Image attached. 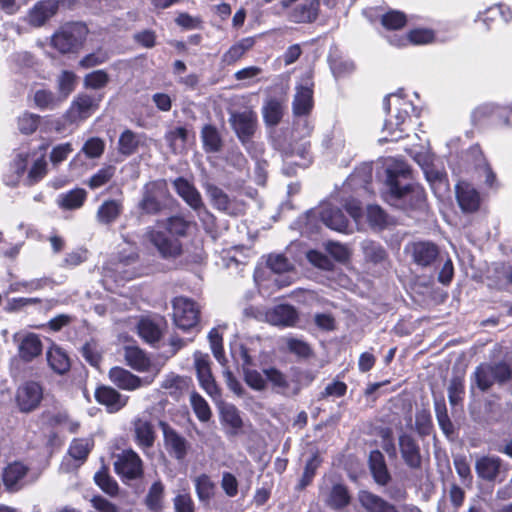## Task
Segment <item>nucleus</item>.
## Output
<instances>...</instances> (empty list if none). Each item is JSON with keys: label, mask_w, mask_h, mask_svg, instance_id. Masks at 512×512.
<instances>
[{"label": "nucleus", "mask_w": 512, "mask_h": 512, "mask_svg": "<svg viewBox=\"0 0 512 512\" xmlns=\"http://www.w3.org/2000/svg\"><path fill=\"white\" fill-rule=\"evenodd\" d=\"M410 168L402 161H395L386 170L384 200L402 210L421 209L425 204L424 189L413 183Z\"/></svg>", "instance_id": "nucleus-1"}, {"label": "nucleus", "mask_w": 512, "mask_h": 512, "mask_svg": "<svg viewBox=\"0 0 512 512\" xmlns=\"http://www.w3.org/2000/svg\"><path fill=\"white\" fill-rule=\"evenodd\" d=\"M138 260L137 247L134 243L123 240L119 245L117 255L103 268L104 277L115 282L130 280L136 276V272L130 269Z\"/></svg>", "instance_id": "nucleus-2"}, {"label": "nucleus", "mask_w": 512, "mask_h": 512, "mask_svg": "<svg viewBox=\"0 0 512 512\" xmlns=\"http://www.w3.org/2000/svg\"><path fill=\"white\" fill-rule=\"evenodd\" d=\"M391 100H393L396 106L397 113L393 116L394 120L391 117L385 121L383 132H387L388 136L381 139L384 141H397L403 137L405 123L409 118L410 111L414 109L413 104L405 101L400 93H394L384 99L383 105L385 110L390 109Z\"/></svg>", "instance_id": "nucleus-3"}, {"label": "nucleus", "mask_w": 512, "mask_h": 512, "mask_svg": "<svg viewBox=\"0 0 512 512\" xmlns=\"http://www.w3.org/2000/svg\"><path fill=\"white\" fill-rule=\"evenodd\" d=\"M169 198L170 193L165 180L151 181L142 189L138 208L142 214L156 215L166 208Z\"/></svg>", "instance_id": "nucleus-4"}, {"label": "nucleus", "mask_w": 512, "mask_h": 512, "mask_svg": "<svg viewBox=\"0 0 512 512\" xmlns=\"http://www.w3.org/2000/svg\"><path fill=\"white\" fill-rule=\"evenodd\" d=\"M512 377V369L505 362L483 363L474 372V382L481 391H487L495 383L502 384Z\"/></svg>", "instance_id": "nucleus-5"}, {"label": "nucleus", "mask_w": 512, "mask_h": 512, "mask_svg": "<svg viewBox=\"0 0 512 512\" xmlns=\"http://www.w3.org/2000/svg\"><path fill=\"white\" fill-rule=\"evenodd\" d=\"M86 34L87 28L84 24H67L52 36V46L61 53L73 52L82 45Z\"/></svg>", "instance_id": "nucleus-6"}, {"label": "nucleus", "mask_w": 512, "mask_h": 512, "mask_svg": "<svg viewBox=\"0 0 512 512\" xmlns=\"http://www.w3.org/2000/svg\"><path fill=\"white\" fill-rule=\"evenodd\" d=\"M173 320L177 328L183 331L194 330L199 321V307L186 297H176L173 302Z\"/></svg>", "instance_id": "nucleus-7"}, {"label": "nucleus", "mask_w": 512, "mask_h": 512, "mask_svg": "<svg viewBox=\"0 0 512 512\" xmlns=\"http://www.w3.org/2000/svg\"><path fill=\"white\" fill-rule=\"evenodd\" d=\"M114 468L119 476L127 480L137 479L143 474L142 460L132 449L124 450L116 455Z\"/></svg>", "instance_id": "nucleus-8"}, {"label": "nucleus", "mask_w": 512, "mask_h": 512, "mask_svg": "<svg viewBox=\"0 0 512 512\" xmlns=\"http://www.w3.org/2000/svg\"><path fill=\"white\" fill-rule=\"evenodd\" d=\"M100 99L82 93L72 101L65 113V119L69 123H78L89 118L99 107Z\"/></svg>", "instance_id": "nucleus-9"}, {"label": "nucleus", "mask_w": 512, "mask_h": 512, "mask_svg": "<svg viewBox=\"0 0 512 512\" xmlns=\"http://www.w3.org/2000/svg\"><path fill=\"white\" fill-rule=\"evenodd\" d=\"M173 186L176 193L183 199V201L201 217L205 214L207 217H212L208 212L200 192L196 187L183 177H179L173 181Z\"/></svg>", "instance_id": "nucleus-10"}, {"label": "nucleus", "mask_w": 512, "mask_h": 512, "mask_svg": "<svg viewBox=\"0 0 512 512\" xmlns=\"http://www.w3.org/2000/svg\"><path fill=\"white\" fill-rule=\"evenodd\" d=\"M110 381L119 389L125 391H135L142 387L150 385L154 377H139L122 367H112L108 373Z\"/></svg>", "instance_id": "nucleus-11"}, {"label": "nucleus", "mask_w": 512, "mask_h": 512, "mask_svg": "<svg viewBox=\"0 0 512 512\" xmlns=\"http://www.w3.org/2000/svg\"><path fill=\"white\" fill-rule=\"evenodd\" d=\"M202 187L215 209L229 215H237L242 211L241 205L236 200L231 199L220 187L208 180L202 182Z\"/></svg>", "instance_id": "nucleus-12"}, {"label": "nucleus", "mask_w": 512, "mask_h": 512, "mask_svg": "<svg viewBox=\"0 0 512 512\" xmlns=\"http://www.w3.org/2000/svg\"><path fill=\"white\" fill-rule=\"evenodd\" d=\"M313 216L318 217L325 226L338 231L347 232L348 219L341 209L331 202H324L312 211Z\"/></svg>", "instance_id": "nucleus-13"}, {"label": "nucleus", "mask_w": 512, "mask_h": 512, "mask_svg": "<svg viewBox=\"0 0 512 512\" xmlns=\"http://www.w3.org/2000/svg\"><path fill=\"white\" fill-rule=\"evenodd\" d=\"M292 108L295 116H307L313 109V82L309 75L304 77L295 88Z\"/></svg>", "instance_id": "nucleus-14"}, {"label": "nucleus", "mask_w": 512, "mask_h": 512, "mask_svg": "<svg viewBox=\"0 0 512 512\" xmlns=\"http://www.w3.org/2000/svg\"><path fill=\"white\" fill-rule=\"evenodd\" d=\"M211 362L208 354L196 351L194 353V367L200 386L212 397L219 395V389L216 385L211 372Z\"/></svg>", "instance_id": "nucleus-15"}, {"label": "nucleus", "mask_w": 512, "mask_h": 512, "mask_svg": "<svg viewBox=\"0 0 512 512\" xmlns=\"http://www.w3.org/2000/svg\"><path fill=\"white\" fill-rule=\"evenodd\" d=\"M42 398V387L34 381H29L21 385L16 394V402L20 411L26 413L36 409Z\"/></svg>", "instance_id": "nucleus-16"}, {"label": "nucleus", "mask_w": 512, "mask_h": 512, "mask_svg": "<svg viewBox=\"0 0 512 512\" xmlns=\"http://www.w3.org/2000/svg\"><path fill=\"white\" fill-rule=\"evenodd\" d=\"M167 452L177 460H183L190 448L188 441L167 423L160 422Z\"/></svg>", "instance_id": "nucleus-17"}, {"label": "nucleus", "mask_w": 512, "mask_h": 512, "mask_svg": "<svg viewBox=\"0 0 512 512\" xmlns=\"http://www.w3.org/2000/svg\"><path fill=\"white\" fill-rule=\"evenodd\" d=\"M147 238L163 257H175L181 251L180 242L162 231L151 229L147 232Z\"/></svg>", "instance_id": "nucleus-18"}, {"label": "nucleus", "mask_w": 512, "mask_h": 512, "mask_svg": "<svg viewBox=\"0 0 512 512\" xmlns=\"http://www.w3.org/2000/svg\"><path fill=\"white\" fill-rule=\"evenodd\" d=\"M220 421L224 426L225 433L229 437H235L242 433L244 426L240 411L235 405L224 403L220 406Z\"/></svg>", "instance_id": "nucleus-19"}, {"label": "nucleus", "mask_w": 512, "mask_h": 512, "mask_svg": "<svg viewBox=\"0 0 512 512\" xmlns=\"http://www.w3.org/2000/svg\"><path fill=\"white\" fill-rule=\"evenodd\" d=\"M398 444L405 464L412 469L420 468L422 458L420 447L415 438L408 433H401Z\"/></svg>", "instance_id": "nucleus-20"}, {"label": "nucleus", "mask_w": 512, "mask_h": 512, "mask_svg": "<svg viewBox=\"0 0 512 512\" xmlns=\"http://www.w3.org/2000/svg\"><path fill=\"white\" fill-rule=\"evenodd\" d=\"M28 467L21 462L9 464L3 471L2 480L9 491H18L27 483Z\"/></svg>", "instance_id": "nucleus-21"}, {"label": "nucleus", "mask_w": 512, "mask_h": 512, "mask_svg": "<svg viewBox=\"0 0 512 512\" xmlns=\"http://www.w3.org/2000/svg\"><path fill=\"white\" fill-rule=\"evenodd\" d=\"M456 198L464 212L472 213L479 209L481 202L480 194L468 182L462 181L456 185Z\"/></svg>", "instance_id": "nucleus-22"}, {"label": "nucleus", "mask_w": 512, "mask_h": 512, "mask_svg": "<svg viewBox=\"0 0 512 512\" xmlns=\"http://www.w3.org/2000/svg\"><path fill=\"white\" fill-rule=\"evenodd\" d=\"M95 398L98 403L106 406L110 413L121 410L128 402V396L122 395L110 386L98 387L95 391Z\"/></svg>", "instance_id": "nucleus-23"}, {"label": "nucleus", "mask_w": 512, "mask_h": 512, "mask_svg": "<svg viewBox=\"0 0 512 512\" xmlns=\"http://www.w3.org/2000/svg\"><path fill=\"white\" fill-rule=\"evenodd\" d=\"M406 249L411 253L413 261L421 267L431 265L439 254L438 247L426 241L411 243Z\"/></svg>", "instance_id": "nucleus-24"}, {"label": "nucleus", "mask_w": 512, "mask_h": 512, "mask_svg": "<svg viewBox=\"0 0 512 512\" xmlns=\"http://www.w3.org/2000/svg\"><path fill=\"white\" fill-rule=\"evenodd\" d=\"M231 123L239 139L246 143L255 131L256 114L252 111L232 114Z\"/></svg>", "instance_id": "nucleus-25"}, {"label": "nucleus", "mask_w": 512, "mask_h": 512, "mask_svg": "<svg viewBox=\"0 0 512 512\" xmlns=\"http://www.w3.org/2000/svg\"><path fill=\"white\" fill-rule=\"evenodd\" d=\"M319 5V0H306L288 12V20L293 23H311L318 16Z\"/></svg>", "instance_id": "nucleus-26"}, {"label": "nucleus", "mask_w": 512, "mask_h": 512, "mask_svg": "<svg viewBox=\"0 0 512 512\" xmlns=\"http://www.w3.org/2000/svg\"><path fill=\"white\" fill-rule=\"evenodd\" d=\"M58 10V0H42L39 1L30 10L28 22L32 26L40 27L49 18H51Z\"/></svg>", "instance_id": "nucleus-27"}, {"label": "nucleus", "mask_w": 512, "mask_h": 512, "mask_svg": "<svg viewBox=\"0 0 512 512\" xmlns=\"http://www.w3.org/2000/svg\"><path fill=\"white\" fill-rule=\"evenodd\" d=\"M297 318L296 310L290 305H278L265 314L266 321L275 326H293Z\"/></svg>", "instance_id": "nucleus-28"}, {"label": "nucleus", "mask_w": 512, "mask_h": 512, "mask_svg": "<svg viewBox=\"0 0 512 512\" xmlns=\"http://www.w3.org/2000/svg\"><path fill=\"white\" fill-rule=\"evenodd\" d=\"M434 38V34L428 29H415L410 31L406 36L393 34L388 37L389 42L396 47L406 46L408 43L422 45L430 43Z\"/></svg>", "instance_id": "nucleus-29"}, {"label": "nucleus", "mask_w": 512, "mask_h": 512, "mask_svg": "<svg viewBox=\"0 0 512 512\" xmlns=\"http://www.w3.org/2000/svg\"><path fill=\"white\" fill-rule=\"evenodd\" d=\"M502 460L495 456H483L475 463V470L479 478L494 481L500 473Z\"/></svg>", "instance_id": "nucleus-30"}, {"label": "nucleus", "mask_w": 512, "mask_h": 512, "mask_svg": "<svg viewBox=\"0 0 512 512\" xmlns=\"http://www.w3.org/2000/svg\"><path fill=\"white\" fill-rule=\"evenodd\" d=\"M135 441L142 449L153 446L155 441V431L153 425L148 419L137 418L133 421Z\"/></svg>", "instance_id": "nucleus-31"}, {"label": "nucleus", "mask_w": 512, "mask_h": 512, "mask_svg": "<svg viewBox=\"0 0 512 512\" xmlns=\"http://www.w3.org/2000/svg\"><path fill=\"white\" fill-rule=\"evenodd\" d=\"M189 379L173 372L165 375L161 382V389L175 399H179L189 388Z\"/></svg>", "instance_id": "nucleus-32"}, {"label": "nucleus", "mask_w": 512, "mask_h": 512, "mask_svg": "<svg viewBox=\"0 0 512 512\" xmlns=\"http://www.w3.org/2000/svg\"><path fill=\"white\" fill-rule=\"evenodd\" d=\"M358 499L368 512H398L393 504L369 491H360Z\"/></svg>", "instance_id": "nucleus-33"}, {"label": "nucleus", "mask_w": 512, "mask_h": 512, "mask_svg": "<svg viewBox=\"0 0 512 512\" xmlns=\"http://www.w3.org/2000/svg\"><path fill=\"white\" fill-rule=\"evenodd\" d=\"M122 211L123 205L120 200H106L97 209L96 220L103 225L111 224L117 220Z\"/></svg>", "instance_id": "nucleus-34"}, {"label": "nucleus", "mask_w": 512, "mask_h": 512, "mask_svg": "<svg viewBox=\"0 0 512 512\" xmlns=\"http://www.w3.org/2000/svg\"><path fill=\"white\" fill-rule=\"evenodd\" d=\"M124 358L126 364L138 372H146L151 366L150 359L144 351L136 346H126L124 348Z\"/></svg>", "instance_id": "nucleus-35"}, {"label": "nucleus", "mask_w": 512, "mask_h": 512, "mask_svg": "<svg viewBox=\"0 0 512 512\" xmlns=\"http://www.w3.org/2000/svg\"><path fill=\"white\" fill-rule=\"evenodd\" d=\"M49 367L57 374L63 375L70 369V360L66 352L58 346H52L46 353Z\"/></svg>", "instance_id": "nucleus-36"}, {"label": "nucleus", "mask_w": 512, "mask_h": 512, "mask_svg": "<svg viewBox=\"0 0 512 512\" xmlns=\"http://www.w3.org/2000/svg\"><path fill=\"white\" fill-rule=\"evenodd\" d=\"M369 465L375 481L380 485H386L390 480L383 454L378 451H372L369 455Z\"/></svg>", "instance_id": "nucleus-37"}, {"label": "nucleus", "mask_w": 512, "mask_h": 512, "mask_svg": "<svg viewBox=\"0 0 512 512\" xmlns=\"http://www.w3.org/2000/svg\"><path fill=\"white\" fill-rule=\"evenodd\" d=\"M262 112L266 124L270 126L277 125L283 116V101L272 97L267 98Z\"/></svg>", "instance_id": "nucleus-38"}, {"label": "nucleus", "mask_w": 512, "mask_h": 512, "mask_svg": "<svg viewBox=\"0 0 512 512\" xmlns=\"http://www.w3.org/2000/svg\"><path fill=\"white\" fill-rule=\"evenodd\" d=\"M29 157L30 153L28 151H21L16 155L10 167L12 173L7 174L4 178L7 185L14 186L19 182L27 168Z\"/></svg>", "instance_id": "nucleus-39"}, {"label": "nucleus", "mask_w": 512, "mask_h": 512, "mask_svg": "<svg viewBox=\"0 0 512 512\" xmlns=\"http://www.w3.org/2000/svg\"><path fill=\"white\" fill-rule=\"evenodd\" d=\"M87 192L82 188H76L58 196V205L67 210L80 208L85 202Z\"/></svg>", "instance_id": "nucleus-40"}, {"label": "nucleus", "mask_w": 512, "mask_h": 512, "mask_svg": "<svg viewBox=\"0 0 512 512\" xmlns=\"http://www.w3.org/2000/svg\"><path fill=\"white\" fill-rule=\"evenodd\" d=\"M41 350V341L35 334L26 335L19 345V355L25 361H31L37 357Z\"/></svg>", "instance_id": "nucleus-41"}, {"label": "nucleus", "mask_w": 512, "mask_h": 512, "mask_svg": "<svg viewBox=\"0 0 512 512\" xmlns=\"http://www.w3.org/2000/svg\"><path fill=\"white\" fill-rule=\"evenodd\" d=\"M141 142V135L127 129L123 131L118 140V151L123 156L134 154Z\"/></svg>", "instance_id": "nucleus-42"}, {"label": "nucleus", "mask_w": 512, "mask_h": 512, "mask_svg": "<svg viewBox=\"0 0 512 512\" xmlns=\"http://www.w3.org/2000/svg\"><path fill=\"white\" fill-rule=\"evenodd\" d=\"M491 281L490 286L497 289H506L512 284V266L505 264H496L493 268V275L488 276Z\"/></svg>", "instance_id": "nucleus-43"}, {"label": "nucleus", "mask_w": 512, "mask_h": 512, "mask_svg": "<svg viewBox=\"0 0 512 512\" xmlns=\"http://www.w3.org/2000/svg\"><path fill=\"white\" fill-rule=\"evenodd\" d=\"M94 445L92 438H77L74 439L69 447V456L82 464L88 457L92 447Z\"/></svg>", "instance_id": "nucleus-44"}, {"label": "nucleus", "mask_w": 512, "mask_h": 512, "mask_svg": "<svg viewBox=\"0 0 512 512\" xmlns=\"http://www.w3.org/2000/svg\"><path fill=\"white\" fill-rule=\"evenodd\" d=\"M137 329L139 336L148 343H155L161 337V329L159 325L149 318L141 319L138 323Z\"/></svg>", "instance_id": "nucleus-45"}, {"label": "nucleus", "mask_w": 512, "mask_h": 512, "mask_svg": "<svg viewBox=\"0 0 512 512\" xmlns=\"http://www.w3.org/2000/svg\"><path fill=\"white\" fill-rule=\"evenodd\" d=\"M195 490L201 502H208L214 496L215 484L206 474H201L194 479Z\"/></svg>", "instance_id": "nucleus-46"}, {"label": "nucleus", "mask_w": 512, "mask_h": 512, "mask_svg": "<svg viewBox=\"0 0 512 512\" xmlns=\"http://www.w3.org/2000/svg\"><path fill=\"white\" fill-rule=\"evenodd\" d=\"M252 46L250 39H243L240 42L232 45L223 55L222 63L225 65H232L237 62Z\"/></svg>", "instance_id": "nucleus-47"}, {"label": "nucleus", "mask_w": 512, "mask_h": 512, "mask_svg": "<svg viewBox=\"0 0 512 512\" xmlns=\"http://www.w3.org/2000/svg\"><path fill=\"white\" fill-rule=\"evenodd\" d=\"M48 277L36 278L29 281H17L11 283L9 292H34L43 289L51 283Z\"/></svg>", "instance_id": "nucleus-48"}, {"label": "nucleus", "mask_w": 512, "mask_h": 512, "mask_svg": "<svg viewBox=\"0 0 512 512\" xmlns=\"http://www.w3.org/2000/svg\"><path fill=\"white\" fill-rule=\"evenodd\" d=\"M361 247L365 259L374 264L383 262L387 257L384 248L376 242L365 240L362 242Z\"/></svg>", "instance_id": "nucleus-49"}, {"label": "nucleus", "mask_w": 512, "mask_h": 512, "mask_svg": "<svg viewBox=\"0 0 512 512\" xmlns=\"http://www.w3.org/2000/svg\"><path fill=\"white\" fill-rule=\"evenodd\" d=\"M165 140L172 152H182L187 141V130L184 127L174 128L165 134Z\"/></svg>", "instance_id": "nucleus-50"}, {"label": "nucleus", "mask_w": 512, "mask_h": 512, "mask_svg": "<svg viewBox=\"0 0 512 512\" xmlns=\"http://www.w3.org/2000/svg\"><path fill=\"white\" fill-rule=\"evenodd\" d=\"M164 495V485L160 482H154L145 498V503L149 510L158 512L162 509Z\"/></svg>", "instance_id": "nucleus-51"}, {"label": "nucleus", "mask_w": 512, "mask_h": 512, "mask_svg": "<svg viewBox=\"0 0 512 512\" xmlns=\"http://www.w3.org/2000/svg\"><path fill=\"white\" fill-rule=\"evenodd\" d=\"M116 167L113 165H106L93 174L87 181V185L91 189H98L107 184L114 176Z\"/></svg>", "instance_id": "nucleus-52"}, {"label": "nucleus", "mask_w": 512, "mask_h": 512, "mask_svg": "<svg viewBox=\"0 0 512 512\" xmlns=\"http://www.w3.org/2000/svg\"><path fill=\"white\" fill-rule=\"evenodd\" d=\"M283 160L285 166L296 165L306 167L310 162L306 144H301L295 152H285Z\"/></svg>", "instance_id": "nucleus-53"}, {"label": "nucleus", "mask_w": 512, "mask_h": 512, "mask_svg": "<svg viewBox=\"0 0 512 512\" xmlns=\"http://www.w3.org/2000/svg\"><path fill=\"white\" fill-rule=\"evenodd\" d=\"M201 134L204 148L206 151L216 152L220 149V137L217 130L213 126H204Z\"/></svg>", "instance_id": "nucleus-54"}, {"label": "nucleus", "mask_w": 512, "mask_h": 512, "mask_svg": "<svg viewBox=\"0 0 512 512\" xmlns=\"http://www.w3.org/2000/svg\"><path fill=\"white\" fill-rule=\"evenodd\" d=\"M190 403L192 408L198 417V419L202 422H206L211 417V410L206 402V400L200 396L198 393L193 392L190 396Z\"/></svg>", "instance_id": "nucleus-55"}, {"label": "nucleus", "mask_w": 512, "mask_h": 512, "mask_svg": "<svg viewBox=\"0 0 512 512\" xmlns=\"http://www.w3.org/2000/svg\"><path fill=\"white\" fill-rule=\"evenodd\" d=\"M47 173V162L44 156L37 158L34 162L30 170L28 171L27 178L25 182L27 185H33L44 178Z\"/></svg>", "instance_id": "nucleus-56"}, {"label": "nucleus", "mask_w": 512, "mask_h": 512, "mask_svg": "<svg viewBox=\"0 0 512 512\" xmlns=\"http://www.w3.org/2000/svg\"><path fill=\"white\" fill-rule=\"evenodd\" d=\"M76 75L72 71L63 70L57 78L58 90L66 98L76 86Z\"/></svg>", "instance_id": "nucleus-57"}, {"label": "nucleus", "mask_w": 512, "mask_h": 512, "mask_svg": "<svg viewBox=\"0 0 512 512\" xmlns=\"http://www.w3.org/2000/svg\"><path fill=\"white\" fill-rule=\"evenodd\" d=\"M453 463L462 482L466 485H471L473 477L467 457L464 455H456L453 459Z\"/></svg>", "instance_id": "nucleus-58"}, {"label": "nucleus", "mask_w": 512, "mask_h": 512, "mask_svg": "<svg viewBox=\"0 0 512 512\" xmlns=\"http://www.w3.org/2000/svg\"><path fill=\"white\" fill-rule=\"evenodd\" d=\"M94 480L103 492L110 496H115L118 493L117 482L109 476L105 471H99L95 474Z\"/></svg>", "instance_id": "nucleus-59"}, {"label": "nucleus", "mask_w": 512, "mask_h": 512, "mask_svg": "<svg viewBox=\"0 0 512 512\" xmlns=\"http://www.w3.org/2000/svg\"><path fill=\"white\" fill-rule=\"evenodd\" d=\"M289 352L301 358H308L312 355V349L308 343L302 339L288 337L285 339Z\"/></svg>", "instance_id": "nucleus-60"}, {"label": "nucleus", "mask_w": 512, "mask_h": 512, "mask_svg": "<svg viewBox=\"0 0 512 512\" xmlns=\"http://www.w3.org/2000/svg\"><path fill=\"white\" fill-rule=\"evenodd\" d=\"M502 113V107L492 104L485 103L478 106L472 114L474 121L481 122L485 119H489L492 121L494 115H500Z\"/></svg>", "instance_id": "nucleus-61"}, {"label": "nucleus", "mask_w": 512, "mask_h": 512, "mask_svg": "<svg viewBox=\"0 0 512 512\" xmlns=\"http://www.w3.org/2000/svg\"><path fill=\"white\" fill-rule=\"evenodd\" d=\"M109 82V75L104 70H95L84 77V86L90 89H101Z\"/></svg>", "instance_id": "nucleus-62"}, {"label": "nucleus", "mask_w": 512, "mask_h": 512, "mask_svg": "<svg viewBox=\"0 0 512 512\" xmlns=\"http://www.w3.org/2000/svg\"><path fill=\"white\" fill-rule=\"evenodd\" d=\"M350 497L346 487L343 485H335L333 486L330 496H329V505L333 508H342L349 503Z\"/></svg>", "instance_id": "nucleus-63"}, {"label": "nucleus", "mask_w": 512, "mask_h": 512, "mask_svg": "<svg viewBox=\"0 0 512 512\" xmlns=\"http://www.w3.org/2000/svg\"><path fill=\"white\" fill-rule=\"evenodd\" d=\"M104 149H105L104 141L101 138L92 137L84 143L81 151L88 158H99L103 154Z\"/></svg>", "instance_id": "nucleus-64"}]
</instances>
